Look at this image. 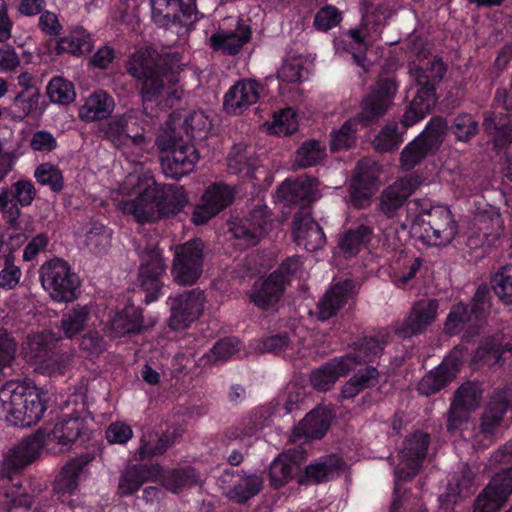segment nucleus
I'll return each mask as SVG.
<instances>
[{
	"label": "nucleus",
	"mask_w": 512,
	"mask_h": 512,
	"mask_svg": "<svg viewBox=\"0 0 512 512\" xmlns=\"http://www.w3.org/2000/svg\"><path fill=\"white\" fill-rule=\"evenodd\" d=\"M48 399V392L41 388L10 381L0 390V412L10 426L31 427L43 417Z\"/></svg>",
	"instance_id": "4"
},
{
	"label": "nucleus",
	"mask_w": 512,
	"mask_h": 512,
	"mask_svg": "<svg viewBox=\"0 0 512 512\" xmlns=\"http://www.w3.org/2000/svg\"><path fill=\"white\" fill-rule=\"evenodd\" d=\"M286 287L272 275L254 282L248 298L250 303L262 311H277Z\"/></svg>",
	"instance_id": "28"
},
{
	"label": "nucleus",
	"mask_w": 512,
	"mask_h": 512,
	"mask_svg": "<svg viewBox=\"0 0 512 512\" xmlns=\"http://www.w3.org/2000/svg\"><path fill=\"white\" fill-rule=\"evenodd\" d=\"M430 437L427 433L416 431L404 440L401 450L402 462L397 467V479L409 481L419 472L427 456Z\"/></svg>",
	"instance_id": "17"
},
{
	"label": "nucleus",
	"mask_w": 512,
	"mask_h": 512,
	"mask_svg": "<svg viewBox=\"0 0 512 512\" xmlns=\"http://www.w3.org/2000/svg\"><path fill=\"white\" fill-rule=\"evenodd\" d=\"M271 226L270 211L265 204L256 205L246 216L234 218L229 230L243 249L256 246Z\"/></svg>",
	"instance_id": "12"
},
{
	"label": "nucleus",
	"mask_w": 512,
	"mask_h": 512,
	"mask_svg": "<svg viewBox=\"0 0 512 512\" xmlns=\"http://www.w3.org/2000/svg\"><path fill=\"white\" fill-rule=\"evenodd\" d=\"M261 86L255 80H243L232 86L225 95L224 107L231 114H241L257 103Z\"/></svg>",
	"instance_id": "32"
},
{
	"label": "nucleus",
	"mask_w": 512,
	"mask_h": 512,
	"mask_svg": "<svg viewBox=\"0 0 512 512\" xmlns=\"http://www.w3.org/2000/svg\"><path fill=\"white\" fill-rule=\"evenodd\" d=\"M55 344L48 342L41 335L28 339L26 355L30 361L50 366L56 362Z\"/></svg>",
	"instance_id": "50"
},
{
	"label": "nucleus",
	"mask_w": 512,
	"mask_h": 512,
	"mask_svg": "<svg viewBox=\"0 0 512 512\" xmlns=\"http://www.w3.org/2000/svg\"><path fill=\"white\" fill-rule=\"evenodd\" d=\"M438 308V302L434 299L417 302L396 328V335L405 339L423 333L435 320Z\"/></svg>",
	"instance_id": "27"
},
{
	"label": "nucleus",
	"mask_w": 512,
	"mask_h": 512,
	"mask_svg": "<svg viewBox=\"0 0 512 512\" xmlns=\"http://www.w3.org/2000/svg\"><path fill=\"white\" fill-rule=\"evenodd\" d=\"M326 157V147L318 140L304 141L296 150L293 166L295 168H309L317 166Z\"/></svg>",
	"instance_id": "47"
},
{
	"label": "nucleus",
	"mask_w": 512,
	"mask_h": 512,
	"mask_svg": "<svg viewBox=\"0 0 512 512\" xmlns=\"http://www.w3.org/2000/svg\"><path fill=\"white\" fill-rule=\"evenodd\" d=\"M242 343L235 336H227L219 339L208 353L204 355L207 358L205 363L215 364L216 362H227L240 352Z\"/></svg>",
	"instance_id": "52"
},
{
	"label": "nucleus",
	"mask_w": 512,
	"mask_h": 512,
	"mask_svg": "<svg viewBox=\"0 0 512 512\" xmlns=\"http://www.w3.org/2000/svg\"><path fill=\"white\" fill-rule=\"evenodd\" d=\"M355 363L351 356L335 357L312 372L311 385L318 391H328L340 377L355 369Z\"/></svg>",
	"instance_id": "30"
},
{
	"label": "nucleus",
	"mask_w": 512,
	"mask_h": 512,
	"mask_svg": "<svg viewBox=\"0 0 512 512\" xmlns=\"http://www.w3.org/2000/svg\"><path fill=\"white\" fill-rule=\"evenodd\" d=\"M94 40L92 35L83 27L73 28L68 35L61 37L56 45V51L68 53L73 56H82L92 51Z\"/></svg>",
	"instance_id": "40"
},
{
	"label": "nucleus",
	"mask_w": 512,
	"mask_h": 512,
	"mask_svg": "<svg viewBox=\"0 0 512 512\" xmlns=\"http://www.w3.org/2000/svg\"><path fill=\"white\" fill-rule=\"evenodd\" d=\"M188 203L183 186L154 181L134 199L123 201L124 214L132 215L139 224L154 223L180 213Z\"/></svg>",
	"instance_id": "2"
},
{
	"label": "nucleus",
	"mask_w": 512,
	"mask_h": 512,
	"mask_svg": "<svg viewBox=\"0 0 512 512\" xmlns=\"http://www.w3.org/2000/svg\"><path fill=\"white\" fill-rule=\"evenodd\" d=\"M138 283L145 292L144 302L150 304L164 295V277L167 264L163 250L157 244L147 243L139 251Z\"/></svg>",
	"instance_id": "8"
},
{
	"label": "nucleus",
	"mask_w": 512,
	"mask_h": 512,
	"mask_svg": "<svg viewBox=\"0 0 512 512\" xmlns=\"http://www.w3.org/2000/svg\"><path fill=\"white\" fill-rule=\"evenodd\" d=\"M181 436L177 429L162 433L149 432L141 438L138 452L141 459L163 455L169 447L174 445Z\"/></svg>",
	"instance_id": "38"
},
{
	"label": "nucleus",
	"mask_w": 512,
	"mask_h": 512,
	"mask_svg": "<svg viewBox=\"0 0 512 512\" xmlns=\"http://www.w3.org/2000/svg\"><path fill=\"white\" fill-rule=\"evenodd\" d=\"M466 353L467 349L464 346H456L443 359L438 367L453 381L461 370Z\"/></svg>",
	"instance_id": "63"
},
{
	"label": "nucleus",
	"mask_w": 512,
	"mask_h": 512,
	"mask_svg": "<svg viewBox=\"0 0 512 512\" xmlns=\"http://www.w3.org/2000/svg\"><path fill=\"white\" fill-rule=\"evenodd\" d=\"M36 197V189L29 179H20L10 186H3L0 190V205L6 206L13 202L21 207H28Z\"/></svg>",
	"instance_id": "42"
},
{
	"label": "nucleus",
	"mask_w": 512,
	"mask_h": 512,
	"mask_svg": "<svg viewBox=\"0 0 512 512\" xmlns=\"http://www.w3.org/2000/svg\"><path fill=\"white\" fill-rule=\"evenodd\" d=\"M445 130H422L421 133L402 150L401 167L410 171L426 157L434 155L440 148L445 137Z\"/></svg>",
	"instance_id": "20"
},
{
	"label": "nucleus",
	"mask_w": 512,
	"mask_h": 512,
	"mask_svg": "<svg viewBox=\"0 0 512 512\" xmlns=\"http://www.w3.org/2000/svg\"><path fill=\"white\" fill-rule=\"evenodd\" d=\"M491 309V292L486 284L477 287L469 305V313L474 320V327L480 329L486 324Z\"/></svg>",
	"instance_id": "51"
},
{
	"label": "nucleus",
	"mask_w": 512,
	"mask_h": 512,
	"mask_svg": "<svg viewBox=\"0 0 512 512\" xmlns=\"http://www.w3.org/2000/svg\"><path fill=\"white\" fill-rule=\"evenodd\" d=\"M410 72L420 85L417 93L426 96L425 108L434 107L436 103L435 85L445 73L443 62L436 57L422 59L417 66L411 67Z\"/></svg>",
	"instance_id": "25"
},
{
	"label": "nucleus",
	"mask_w": 512,
	"mask_h": 512,
	"mask_svg": "<svg viewBox=\"0 0 512 512\" xmlns=\"http://www.w3.org/2000/svg\"><path fill=\"white\" fill-rule=\"evenodd\" d=\"M396 92L397 83L395 78L386 72H382L371 93L362 101V111L345 121L341 128L375 125L377 120L390 108Z\"/></svg>",
	"instance_id": "9"
},
{
	"label": "nucleus",
	"mask_w": 512,
	"mask_h": 512,
	"mask_svg": "<svg viewBox=\"0 0 512 512\" xmlns=\"http://www.w3.org/2000/svg\"><path fill=\"white\" fill-rule=\"evenodd\" d=\"M227 166L230 173L241 178L251 179L259 166V160L251 146L235 144L227 157Z\"/></svg>",
	"instance_id": "36"
},
{
	"label": "nucleus",
	"mask_w": 512,
	"mask_h": 512,
	"mask_svg": "<svg viewBox=\"0 0 512 512\" xmlns=\"http://www.w3.org/2000/svg\"><path fill=\"white\" fill-rule=\"evenodd\" d=\"M418 213L412 219V230L419 233V238L429 245L444 246L449 244L458 231V225L450 209L444 205L427 208L420 201L410 202Z\"/></svg>",
	"instance_id": "5"
},
{
	"label": "nucleus",
	"mask_w": 512,
	"mask_h": 512,
	"mask_svg": "<svg viewBox=\"0 0 512 512\" xmlns=\"http://www.w3.org/2000/svg\"><path fill=\"white\" fill-rule=\"evenodd\" d=\"M36 181L48 186L54 193H60L64 188V177L62 171L51 163H42L34 171Z\"/></svg>",
	"instance_id": "58"
},
{
	"label": "nucleus",
	"mask_w": 512,
	"mask_h": 512,
	"mask_svg": "<svg viewBox=\"0 0 512 512\" xmlns=\"http://www.w3.org/2000/svg\"><path fill=\"white\" fill-rule=\"evenodd\" d=\"M126 70L141 83L144 104L164 96L167 100H179L183 95V90L176 86V75L169 72L165 59L152 48H142L131 54Z\"/></svg>",
	"instance_id": "1"
},
{
	"label": "nucleus",
	"mask_w": 512,
	"mask_h": 512,
	"mask_svg": "<svg viewBox=\"0 0 512 512\" xmlns=\"http://www.w3.org/2000/svg\"><path fill=\"white\" fill-rule=\"evenodd\" d=\"M292 235L298 246L313 251L326 243L322 227L311 217V213L296 212L292 219Z\"/></svg>",
	"instance_id": "29"
},
{
	"label": "nucleus",
	"mask_w": 512,
	"mask_h": 512,
	"mask_svg": "<svg viewBox=\"0 0 512 512\" xmlns=\"http://www.w3.org/2000/svg\"><path fill=\"white\" fill-rule=\"evenodd\" d=\"M89 429L84 418L78 414L63 415L48 432V439L69 449L73 444H84L90 438Z\"/></svg>",
	"instance_id": "24"
},
{
	"label": "nucleus",
	"mask_w": 512,
	"mask_h": 512,
	"mask_svg": "<svg viewBox=\"0 0 512 512\" xmlns=\"http://www.w3.org/2000/svg\"><path fill=\"white\" fill-rule=\"evenodd\" d=\"M483 397V387L480 382L466 381L455 391L453 402L460 407L473 411Z\"/></svg>",
	"instance_id": "54"
},
{
	"label": "nucleus",
	"mask_w": 512,
	"mask_h": 512,
	"mask_svg": "<svg viewBox=\"0 0 512 512\" xmlns=\"http://www.w3.org/2000/svg\"><path fill=\"white\" fill-rule=\"evenodd\" d=\"M198 483L199 475L196 469L190 466L172 469L163 478L164 487L172 493H179Z\"/></svg>",
	"instance_id": "49"
},
{
	"label": "nucleus",
	"mask_w": 512,
	"mask_h": 512,
	"mask_svg": "<svg viewBox=\"0 0 512 512\" xmlns=\"http://www.w3.org/2000/svg\"><path fill=\"white\" fill-rule=\"evenodd\" d=\"M319 181L313 176H298L285 179L276 190L279 202L287 207H298L297 212L311 213V205L316 201Z\"/></svg>",
	"instance_id": "13"
},
{
	"label": "nucleus",
	"mask_w": 512,
	"mask_h": 512,
	"mask_svg": "<svg viewBox=\"0 0 512 512\" xmlns=\"http://www.w3.org/2000/svg\"><path fill=\"white\" fill-rule=\"evenodd\" d=\"M251 32L248 26L236 21L234 29L220 28L209 38V44L215 51L224 54H237L250 40Z\"/></svg>",
	"instance_id": "33"
},
{
	"label": "nucleus",
	"mask_w": 512,
	"mask_h": 512,
	"mask_svg": "<svg viewBox=\"0 0 512 512\" xmlns=\"http://www.w3.org/2000/svg\"><path fill=\"white\" fill-rule=\"evenodd\" d=\"M310 61L302 56L295 55L285 59L278 70V77L285 82H297L305 78L309 71Z\"/></svg>",
	"instance_id": "55"
},
{
	"label": "nucleus",
	"mask_w": 512,
	"mask_h": 512,
	"mask_svg": "<svg viewBox=\"0 0 512 512\" xmlns=\"http://www.w3.org/2000/svg\"><path fill=\"white\" fill-rule=\"evenodd\" d=\"M151 326L145 322L143 309L134 304H126L109 319L111 334L117 338L140 335Z\"/></svg>",
	"instance_id": "26"
},
{
	"label": "nucleus",
	"mask_w": 512,
	"mask_h": 512,
	"mask_svg": "<svg viewBox=\"0 0 512 512\" xmlns=\"http://www.w3.org/2000/svg\"><path fill=\"white\" fill-rule=\"evenodd\" d=\"M154 20L162 25H168L180 20L182 15L190 18L196 12L195 0H151Z\"/></svg>",
	"instance_id": "34"
},
{
	"label": "nucleus",
	"mask_w": 512,
	"mask_h": 512,
	"mask_svg": "<svg viewBox=\"0 0 512 512\" xmlns=\"http://www.w3.org/2000/svg\"><path fill=\"white\" fill-rule=\"evenodd\" d=\"M205 249L201 238H192L176 246L171 267L175 283L191 286L199 280L204 269Z\"/></svg>",
	"instance_id": "10"
},
{
	"label": "nucleus",
	"mask_w": 512,
	"mask_h": 512,
	"mask_svg": "<svg viewBox=\"0 0 512 512\" xmlns=\"http://www.w3.org/2000/svg\"><path fill=\"white\" fill-rule=\"evenodd\" d=\"M205 303L204 291L194 288L175 296H169L170 306L169 327L172 330H182L196 321L203 313Z\"/></svg>",
	"instance_id": "14"
},
{
	"label": "nucleus",
	"mask_w": 512,
	"mask_h": 512,
	"mask_svg": "<svg viewBox=\"0 0 512 512\" xmlns=\"http://www.w3.org/2000/svg\"><path fill=\"white\" fill-rule=\"evenodd\" d=\"M163 131L155 141L161 154V167L165 176L179 180L194 171L199 152L193 144L172 137L167 133L169 130Z\"/></svg>",
	"instance_id": "7"
},
{
	"label": "nucleus",
	"mask_w": 512,
	"mask_h": 512,
	"mask_svg": "<svg viewBox=\"0 0 512 512\" xmlns=\"http://www.w3.org/2000/svg\"><path fill=\"white\" fill-rule=\"evenodd\" d=\"M47 94L52 102L62 105L73 102L76 96L73 83L59 76L49 81Z\"/></svg>",
	"instance_id": "59"
},
{
	"label": "nucleus",
	"mask_w": 512,
	"mask_h": 512,
	"mask_svg": "<svg viewBox=\"0 0 512 512\" xmlns=\"http://www.w3.org/2000/svg\"><path fill=\"white\" fill-rule=\"evenodd\" d=\"M378 177L374 161L364 158L357 163L348 188L349 202L354 208L363 209L370 205Z\"/></svg>",
	"instance_id": "15"
},
{
	"label": "nucleus",
	"mask_w": 512,
	"mask_h": 512,
	"mask_svg": "<svg viewBox=\"0 0 512 512\" xmlns=\"http://www.w3.org/2000/svg\"><path fill=\"white\" fill-rule=\"evenodd\" d=\"M298 471H300L299 464L292 460L288 455L281 454L270 464V485L274 489H279L285 486L292 479L297 481Z\"/></svg>",
	"instance_id": "45"
},
{
	"label": "nucleus",
	"mask_w": 512,
	"mask_h": 512,
	"mask_svg": "<svg viewBox=\"0 0 512 512\" xmlns=\"http://www.w3.org/2000/svg\"><path fill=\"white\" fill-rule=\"evenodd\" d=\"M8 251L3 252V268L0 270V288L4 290L14 289L20 282L22 272L19 266L15 264L14 250L7 247Z\"/></svg>",
	"instance_id": "56"
},
{
	"label": "nucleus",
	"mask_w": 512,
	"mask_h": 512,
	"mask_svg": "<svg viewBox=\"0 0 512 512\" xmlns=\"http://www.w3.org/2000/svg\"><path fill=\"white\" fill-rule=\"evenodd\" d=\"M188 119L196 120V124L202 128L210 125L208 117L202 111L180 109L169 116L168 128H186Z\"/></svg>",
	"instance_id": "62"
},
{
	"label": "nucleus",
	"mask_w": 512,
	"mask_h": 512,
	"mask_svg": "<svg viewBox=\"0 0 512 512\" xmlns=\"http://www.w3.org/2000/svg\"><path fill=\"white\" fill-rule=\"evenodd\" d=\"M114 109V100L103 90L92 93L79 108V117L84 121L106 119Z\"/></svg>",
	"instance_id": "39"
},
{
	"label": "nucleus",
	"mask_w": 512,
	"mask_h": 512,
	"mask_svg": "<svg viewBox=\"0 0 512 512\" xmlns=\"http://www.w3.org/2000/svg\"><path fill=\"white\" fill-rule=\"evenodd\" d=\"M235 477L238 480L234 482L233 486L226 493V497L233 503L245 505L263 489L264 480L262 476L255 473H247L242 469L224 468L218 477V481L222 485L231 484Z\"/></svg>",
	"instance_id": "19"
},
{
	"label": "nucleus",
	"mask_w": 512,
	"mask_h": 512,
	"mask_svg": "<svg viewBox=\"0 0 512 512\" xmlns=\"http://www.w3.org/2000/svg\"><path fill=\"white\" fill-rule=\"evenodd\" d=\"M452 380L438 366L427 372L417 385V391L424 396L437 394L446 388Z\"/></svg>",
	"instance_id": "57"
},
{
	"label": "nucleus",
	"mask_w": 512,
	"mask_h": 512,
	"mask_svg": "<svg viewBox=\"0 0 512 512\" xmlns=\"http://www.w3.org/2000/svg\"><path fill=\"white\" fill-rule=\"evenodd\" d=\"M491 287L503 304H512V264L501 266L491 277Z\"/></svg>",
	"instance_id": "53"
},
{
	"label": "nucleus",
	"mask_w": 512,
	"mask_h": 512,
	"mask_svg": "<svg viewBox=\"0 0 512 512\" xmlns=\"http://www.w3.org/2000/svg\"><path fill=\"white\" fill-rule=\"evenodd\" d=\"M512 130H494L487 135V150L499 155L504 151L507 166L503 169V176L512 182Z\"/></svg>",
	"instance_id": "48"
},
{
	"label": "nucleus",
	"mask_w": 512,
	"mask_h": 512,
	"mask_svg": "<svg viewBox=\"0 0 512 512\" xmlns=\"http://www.w3.org/2000/svg\"><path fill=\"white\" fill-rule=\"evenodd\" d=\"M344 459L336 453L326 454L312 460L297 473L299 486L319 485L337 478L345 469Z\"/></svg>",
	"instance_id": "18"
},
{
	"label": "nucleus",
	"mask_w": 512,
	"mask_h": 512,
	"mask_svg": "<svg viewBox=\"0 0 512 512\" xmlns=\"http://www.w3.org/2000/svg\"><path fill=\"white\" fill-rule=\"evenodd\" d=\"M43 289L55 302H73L80 293L81 281L67 261L54 257L39 269Z\"/></svg>",
	"instance_id": "6"
},
{
	"label": "nucleus",
	"mask_w": 512,
	"mask_h": 512,
	"mask_svg": "<svg viewBox=\"0 0 512 512\" xmlns=\"http://www.w3.org/2000/svg\"><path fill=\"white\" fill-rule=\"evenodd\" d=\"M235 191L222 182L212 183L204 192L201 201L194 207L191 221L195 225L206 224L214 216L232 204Z\"/></svg>",
	"instance_id": "16"
},
{
	"label": "nucleus",
	"mask_w": 512,
	"mask_h": 512,
	"mask_svg": "<svg viewBox=\"0 0 512 512\" xmlns=\"http://www.w3.org/2000/svg\"><path fill=\"white\" fill-rule=\"evenodd\" d=\"M160 473L161 467L158 464H137L129 467L119 479V494L123 497L133 495L144 483L157 478Z\"/></svg>",
	"instance_id": "35"
},
{
	"label": "nucleus",
	"mask_w": 512,
	"mask_h": 512,
	"mask_svg": "<svg viewBox=\"0 0 512 512\" xmlns=\"http://www.w3.org/2000/svg\"><path fill=\"white\" fill-rule=\"evenodd\" d=\"M473 325L474 320L469 313V305L460 301L452 305L443 329L445 334L449 336L459 335L465 329L469 330L472 334H477L480 328Z\"/></svg>",
	"instance_id": "41"
},
{
	"label": "nucleus",
	"mask_w": 512,
	"mask_h": 512,
	"mask_svg": "<svg viewBox=\"0 0 512 512\" xmlns=\"http://www.w3.org/2000/svg\"><path fill=\"white\" fill-rule=\"evenodd\" d=\"M41 445L35 439H23L9 450L1 466V476L10 483V488H0V512H11L12 508H30L33 495L23 486L20 474L40 455Z\"/></svg>",
	"instance_id": "3"
},
{
	"label": "nucleus",
	"mask_w": 512,
	"mask_h": 512,
	"mask_svg": "<svg viewBox=\"0 0 512 512\" xmlns=\"http://www.w3.org/2000/svg\"><path fill=\"white\" fill-rule=\"evenodd\" d=\"M419 185V177L412 175L403 177L389 185L379 197V211L387 218L397 217L403 205Z\"/></svg>",
	"instance_id": "22"
},
{
	"label": "nucleus",
	"mask_w": 512,
	"mask_h": 512,
	"mask_svg": "<svg viewBox=\"0 0 512 512\" xmlns=\"http://www.w3.org/2000/svg\"><path fill=\"white\" fill-rule=\"evenodd\" d=\"M269 422L270 415L267 410H255L250 413L249 417L242 421V435L244 437H252L264 427L268 426Z\"/></svg>",
	"instance_id": "64"
},
{
	"label": "nucleus",
	"mask_w": 512,
	"mask_h": 512,
	"mask_svg": "<svg viewBox=\"0 0 512 512\" xmlns=\"http://www.w3.org/2000/svg\"><path fill=\"white\" fill-rule=\"evenodd\" d=\"M303 262L297 255L289 256L285 258L275 269L270 273L278 281H282L284 286L287 288L291 284L294 278L299 277L302 270Z\"/></svg>",
	"instance_id": "60"
},
{
	"label": "nucleus",
	"mask_w": 512,
	"mask_h": 512,
	"mask_svg": "<svg viewBox=\"0 0 512 512\" xmlns=\"http://www.w3.org/2000/svg\"><path fill=\"white\" fill-rule=\"evenodd\" d=\"M355 287L351 279H344L331 285L316 305L317 319L325 322L337 316L338 312L354 297Z\"/></svg>",
	"instance_id": "23"
},
{
	"label": "nucleus",
	"mask_w": 512,
	"mask_h": 512,
	"mask_svg": "<svg viewBox=\"0 0 512 512\" xmlns=\"http://www.w3.org/2000/svg\"><path fill=\"white\" fill-rule=\"evenodd\" d=\"M90 308L88 305L76 304L63 312L60 320V330L67 339H72L83 332L90 319Z\"/></svg>",
	"instance_id": "44"
},
{
	"label": "nucleus",
	"mask_w": 512,
	"mask_h": 512,
	"mask_svg": "<svg viewBox=\"0 0 512 512\" xmlns=\"http://www.w3.org/2000/svg\"><path fill=\"white\" fill-rule=\"evenodd\" d=\"M504 230L503 220L498 212H483L474 217L473 227L468 235L467 245L471 249L496 246Z\"/></svg>",
	"instance_id": "21"
},
{
	"label": "nucleus",
	"mask_w": 512,
	"mask_h": 512,
	"mask_svg": "<svg viewBox=\"0 0 512 512\" xmlns=\"http://www.w3.org/2000/svg\"><path fill=\"white\" fill-rule=\"evenodd\" d=\"M507 500L488 484L474 502V512H498Z\"/></svg>",
	"instance_id": "61"
},
{
	"label": "nucleus",
	"mask_w": 512,
	"mask_h": 512,
	"mask_svg": "<svg viewBox=\"0 0 512 512\" xmlns=\"http://www.w3.org/2000/svg\"><path fill=\"white\" fill-rule=\"evenodd\" d=\"M374 236V226L368 221L352 224L338 237L337 247L346 259L367 249Z\"/></svg>",
	"instance_id": "31"
},
{
	"label": "nucleus",
	"mask_w": 512,
	"mask_h": 512,
	"mask_svg": "<svg viewBox=\"0 0 512 512\" xmlns=\"http://www.w3.org/2000/svg\"><path fill=\"white\" fill-rule=\"evenodd\" d=\"M92 458L88 455L81 456L78 459L67 463L61 470L55 481L54 490L57 499L64 502L67 496H71L78 488V479L82 474L83 468Z\"/></svg>",
	"instance_id": "37"
},
{
	"label": "nucleus",
	"mask_w": 512,
	"mask_h": 512,
	"mask_svg": "<svg viewBox=\"0 0 512 512\" xmlns=\"http://www.w3.org/2000/svg\"><path fill=\"white\" fill-rule=\"evenodd\" d=\"M332 413L326 407H316L300 422V428L307 438L321 439L330 428Z\"/></svg>",
	"instance_id": "43"
},
{
	"label": "nucleus",
	"mask_w": 512,
	"mask_h": 512,
	"mask_svg": "<svg viewBox=\"0 0 512 512\" xmlns=\"http://www.w3.org/2000/svg\"><path fill=\"white\" fill-rule=\"evenodd\" d=\"M386 343L375 336H364L353 343V352L347 353L344 356H351L355 358V367L362 363L373 362L379 358L385 347Z\"/></svg>",
	"instance_id": "46"
},
{
	"label": "nucleus",
	"mask_w": 512,
	"mask_h": 512,
	"mask_svg": "<svg viewBox=\"0 0 512 512\" xmlns=\"http://www.w3.org/2000/svg\"><path fill=\"white\" fill-rule=\"evenodd\" d=\"M512 410V384L495 389L479 419L476 441L488 447L502 424L505 414Z\"/></svg>",
	"instance_id": "11"
}]
</instances>
